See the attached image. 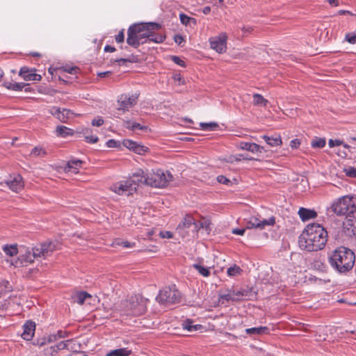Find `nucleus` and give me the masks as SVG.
<instances>
[{"label":"nucleus","instance_id":"nucleus-20","mask_svg":"<svg viewBox=\"0 0 356 356\" xmlns=\"http://www.w3.org/2000/svg\"><path fill=\"white\" fill-rule=\"evenodd\" d=\"M300 218L302 221H307L317 216V213L314 210L305 209L303 207L300 208L298 211Z\"/></svg>","mask_w":356,"mask_h":356},{"label":"nucleus","instance_id":"nucleus-19","mask_svg":"<svg viewBox=\"0 0 356 356\" xmlns=\"http://www.w3.org/2000/svg\"><path fill=\"white\" fill-rule=\"evenodd\" d=\"M238 147L241 149L248 150L252 153L261 152L264 149L263 147L254 143L248 142H241L238 144Z\"/></svg>","mask_w":356,"mask_h":356},{"label":"nucleus","instance_id":"nucleus-53","mask_svg":"<svg viewBox=\"0 0 356 356\" xmlns=\"http://www.w3.org/2000/svg\"><path fill=\"white\" fill-rule=\"evenodd\" d=\"M170 58L175 63H176L181 67L185 66L184 61L182 60L179 57L176 56H170Z\"/></svg>","mask_w":356,"mask_h":356},{"label":"nucleus","instance_id":"nucleus-58","mask_svg":"<svg viewBox=\"0 0 356 356\" xmlns=\"http://www.w3.org/2000/svg\"><path fill=\"white\" fill-rule=\"evenodd\" d=\"M47 344L51 342H54L57 340V337L56 334H51L48 337H45Z\"/></svg>","mask_w":356,"mask_h":356},{"label":"nucleus","instance_id":"nucleus-54","mask_svg":"<svg viewBox=\"0 0 356 356\" xmlns=\"http://www.w3.org/2000/svg\"><path fill=\"white\" fill-rule=\"evenodd\" d=\"M195 225H202V226L200 227V229L201 228H204L207 230L209 229L210 223L207 220H203V221H200V222H195Z\"/></svg>","mask_w":356,"mask_h":356},{"label":"nucleus","instance_id":"nucleus-31","mask_svg":"<svg viewBox=\"0 0 356 356\" xmlns=\"http://www.w3.org/2000/svg\"><path fill=\"white\" fill-rule=\"evenodd\" d=\"M232 296L234 298V301H240L244 297L248 296V291L245 289L242 290H231Z\"/></svg>","mask_w":356,"mask_h":356},{"label":"nucleus","instance_id":"nucleus-32","mask_svg":"<svg viewBox=\"0 0 356 356\" xmlns=\"http://www.w3.org/2000/svg\"><path fill=\"white\" fill-rule=\"evenodd\" d=\"M11 289L12 286L9 282L5 279L0 278V298L3 293L11 291Z\"/></svg>","mask_w":356,"mask_h":356},{"label":"nucleus","instance_id":"nucleus-61","mask_svg":"<svg viewBox=\"0 0 356 356\" xmlns=\"http://www.w3.org/2000/svg\"><path fill=\"white\" fill-rule=\"evenodd\" d=\"M245 232V229H234L232 233L238 235H243Z\"/></svg>","mask_w":356,"mask_h":356},{"label":"nucleus","instance_id":"nucleus-42","mask_svg":"<svg viewBox=\"0 0 356 356\" xmlns=\"http://www.w3.org/2000/svg\"><path fill=\"white\" fill-rule=\"evenodd\" d=\"M325 145V140L323 138H315L312 142L313 147L322 148Z\"/></svg>","mask_w":356,"mask_h":356},{"label":"nucleus","instance_id":"nucleus-9","mask_svg":"<svg viewBox=\"0 0 356 356\" xmlns=\"http://www.w3.org/2000/svg\"><path fill=\"white\" fill-rule=\"evenodd\" d=\"M147 302V300L140 295L131 296L129 300L127 301V312L136 316L141 315L146 311Z\"/></svg>","mask_w":356,"mask_h":356},{"label":"nucleus","instance_id":"nucleus-34","mask_svg":"<svg viewBox=\"0 0 356 356\" xmlns=\"http://www.w3.org/2000/svg\"><path fill=\"white\" fill-rule=\"evenodd\" d=\"M193 267L204 277H208L210 275L209 268L202 266L200 264H194Z\"/></svg>","mask_w":356,"mask_h":356},{"label":"nucleus","instance_id":"nucleus-39","mask_svg":"<svg viewBox=\"0 0 356 356\" xmlns=\"http://www.w3.org/2000/svg\"><path fill=\"white\" fill-rule=\"evenodd\" d=\"M200 126L202 130L212 131L215 130L218 127V124L216 122H201Z\"/></svg>","mask_w":356,"mask_h":356},{"label":"nucleus","instance_id":"nucleus-57","mask_svg":"<svg viewBox=\"0 0 356 356\" xmlns=\"http://www.w3.org/2000/svg\"><path fill=\"white\" fill-rule=\"evenodd\" d=\"M329 143V146L330 147H333L334 146H339V145H341V142L339 140H332L330 139L328 142Z\"/></svg>","mask_w":356,"mask_h":356},{"label":"nucleus","instance_id":"nucleus-41","mask_svg":"<svg viewBox=\"0 0 356 356\" xmlns=\"http://www.w3.org/2000/svg\"><path fill=\"white\" fill-rule=\"evenodd\" d=\"M24 86L25 85L23 83H10L8 85L6 86V88L13 90L19 91L23 89Z\"/></svg>","mask_w":356,"mask_h":356},{"label":"nucleus","instance_id":"nucleus-59","mask_svg":"<svg viewBox=\"0 0 356 356\" xmlns=\"http://www.w3.org/2000/svg\"><path fill=\"white\" fill-rule=\"evenodd\" d=\"M57 339L60 338H65L67 336V334L65 331L58 330L57 333L56 334Z\"/></svg>","mask_w":356,"mask_h":356},{"label":"nucleus","instance_id":"nucleus-7","mask_svg":"<svg viewBox=\"0 0 356 356\" xmlns=\"http://www.w3.org/2000/svg\"><path fill=\"white\" fill-rule=\"evenodd\" d=\"M147 186L155 188H164L168 185L172 179L170 172H164L161 170H147Z\"/></svg>","mask_w":356,"mask_h":356},{"label":"nucleus","instance_id":"nucleus-43","mask_svg":"<svg viewBox=\"0 0 356 356\" xmlns=\"http://www.w3.org/2000/svg\"><path fill=\"white\" fill-rule=\"evenodd\" d=\"M61 69L64 72H67L71 74H76L78 73V72L79 70V69L77 67H75V66L70 67L68 65L63 66L61 67Z\"/></svg>","mask_w":356,"mask_h":356},{"label":"nucleus","instance_id":"nucleus-40","mask_svg":"<svg viewBox=\"0 0 356 356\" xmlns=\"http://www.w3.org/2000/svg\"><path fill=\"white\" fill-rule=\"evenodd\" d=\"M179 19L181 22L184 25H190L191 22H193V24L196 23L195 18L190 17L184 13L179 15Z\"/></svg>","mask_w":356,"mask_h":356},{"label":"nucleus","instance_id":"nucleus-3","mask_svg":"<svg viewBox=\"0 0 356 356\" xmlns=\"http://www.w3.org/2000/svg\"><path fill=\"white\" fill-rule=\"evenodd\" d=\"M355 262V255L349 248L339 247L329 257L330 266L340 273L350 270Z\"/></svg>","mask_w":356,"mask_h":356},{"label":"nucleus","instance_id":"nucleus-37","mask_svg":"<svg viewBox=\"0 0 356 356\" xmlns=\"http://www.w3.org/2000/svg\"><path fill=\"white\" fill-rule=\"evenodd\" d=\"M242 273V269L236 265L229 267L227 269V273L229 277H235L240 275Z\"/></svg>","mask_w":356,"mask_h":356},{"label":"nucleus","instance_id":"nucleus-26","mask_svg":"<svg viewBox=\"0 0 356 356\" xmlns=\"http://www.w3.org/2000/svg\"><path fill=\"white\" fill-rule=\"evenodd\" d=\"M131 353V351L128 348H123L113 350L106 353V356H129Z\"/></svg>","mask_w":356,"mask_h":356},{"label":"nucleus","instance_id":"nucleus-11","mask_svg":"<svg viewBox=\"0 0 356 356\" xmlns=\"http://www.w3.org/2000/svg\"><path fill=\"white\" fill-rule=\"evenodd\" d=\"M137 94L121 95L118 99V109L120 111H126L134 106L138 100Z\"/></svg>","mask_w":356,"mask_h":356},{"label":"nucleus","instance_id":"nucleus-5","mask_svg":"<svg viewBox=\"0 0 356 356\" xmlns=\"http://www.w3.org/2000/svg\"><path fill=\"white\" fill-rule=\"evenodd\" d=\"M56 250V245L51 242L42 243L32 248L21 247L18 261L22 265H27L34 261L35 259L46 257Z\"/></svg>","mask_w":356,"mask_h":356},{"label":"nucleus","instance_id":"nucleus-51","mask_svg":"<svg viewBox=\"0 0 356 356\" xmlns=\"http://www.w3.org/2000/svg\"><path fill=\"white\" fill-rule=\"evenodd\" d=\"M104 120L102 118L97 117L92 120L91 124L92 126H95V127H100L104 124Z\"/></svg>","mask_w":356,"mask_h":356},{"label":"nucleus","instance_id":"nucleus-8","mask_svg":"<svg viewBox=\"0 0 356 356\" xmlns=\"http://www.w3.org/2000/svg\"><path fill=\"white\" fill-rule=\"evenodd\" d=\"M180 293L175 287H165L156 297V301L165 306L171 305L180 301Z\"/></svg>","mask_w":356,"mask_h":356},{"label":"nucleus","instance_id":"nucleus-10","mask_svg":"<svg viewBox=\"0 0 356 356\" xmlns=\"http://www.w3.org/2000/svg\"><path fill=\"white\" fill-rule=\"evenodd\" d=\"M275 223V218L271 216L268 219H264L259 215L252 216L246 220V229H264L266 226H273Z\"/></svg>","mask_w":356,"mask_h":356},{"label":"nucleus","instance_id":"nucleus-55","mask_svg":"<svg viewBox=\"0 0 356 356\" xmlns=\"http://www.w3.org/2000/svg\"><path fill=\"white\" fill-rule=\"evenodd\" d=\"M159 235L163 238H172V234L168 231L161 232Z\"/></svg>","mask_w":356,"mask_h":356},{"label":"nucleus","instance_id":"nucleus-18","mask_svg":"<svg viewBox=\"0 0 356 356\" xmlns=\"http://www.w3.org/2000/svg\"><path fill=\"white\" fill-rule=\"evenodd\" d=\"M35 328V324L32 321H27L24 325V332L22 334V337L26 341L32 339Z\"/></svg>","mask_w":356,"mask_h":356},{"label":"nucleus","instance_id":"nucleus-23","mask_svg":"<svg viewBox=\"0 0 356 356\" xmlns=\"http://www.w3.org/2000/svg\"><path fill=\"white\" fill-rule=\"evenodd\" d=\"M245 333L249 335H262L265 334H268L269 332V329L267 327H251L247 328L245 330Z\"/></svg>","mask_w":356,"mask_h":356},{"label":"nucleus","instance_id":"nucleus-15","mask_svg":"<svg viewBox=\"0 0 356 356\" xmlns=\"http://www.w3.org/2000/svg\"><path fill=\"white\" fill-rule=\"evenodd\" d=\"M35 71V69H29V67H23L20 69L19 75L25 81H40L42 76L41 75L36 74Z\"/></svg>","mask_w":356,"mask_h":356},{"label":"nucleus","instance_id":"nucleus-64","mask_svg":"<svg viewBox=\"0 0 356 356\" xmlns=\"http://www.w3.org/2000/svg\"><path fill=\"white\" fill-rule=\"evenodd\" d=\"M115 51V49L113 46H105L104 51L106 52H113Z\"/></svg>","mask_w":356,"mask_h":356},{"label":"nucleus","instance_id":"nucleus-48","mask_svg":"<svg viewBox=\"0 0 356 356\" xmlns=\"http://www.w3.org/2000/svg\"><path fill=\"white\" fill-rule=\"evenodd\" d=\"M85 140L87 143H96L98 141L99 138L95 135H86Z\"/></svg>","mask_w":356,"mask_h":356},{"label":"nucleus","instance_id":"nucleus-22","mask_svg":"<svg viewBox=\"0 0 356 356\" xmlns=\"http://www.w3.org/2000/svg\"><path fill=\"white\" fill-rule=\"evenodd\" d=\"M82 163L83 161L79 159L69 161L65 170L66 172H72L76 174L79 172V169L81 168Z\"/></svg>","mask_w":356,"mask_h":356},{"label":"nucleus","instance_id":"nucleus-63","mask_svg":"<svg viewBox=\"0 0 356 356\" xmlns=\"http://www.w3.org/2000/svg\"><path fill=\"white\" fill-rule=\"evenodd\" d=\"M47 344V340H46V338L44 337L41 339H38V341H37V345L40 346H42L44 345H46Z\"/></svg>","mask_w":356,"mask_h":356},{"label":"nucleus","instance_id":"nucleus-56","mask_svg":"<svg viewBox=\"0 0 356 356\" xmlns=\"http://www.w3.org/2000/svg\"><path fill=\"white\" fill-rule=\"evenodd\" d=\"M106 146L108 147H118V143L113 139H110L106 142Z\"/></svg>","mask_w":356,"mask_h":356},{"label":"nucleus","instance_id":"nucleus-29","mask_svg":"<svg viewBox=\"0 0 356 356\" xmlns=\"http://www.w3.org/2000/svg\"><path fill=\"white\" fill-rule=\"evenodd\" d=\"M268 103V101L262 95L260 94H254L253 95V104L254 106H260L266 107Z\"/></svg>","mask_w":356,"mask_h":356},{"label":"nucleus","instance_id":"nucleus-60","mask_svg":"<svg viewBox=\"0 0 356 356\" xmlns=\"http://www.w3.org/2000/svg\"><path fill=\"white\" fill-rule=\"evenodd\" d=\"M300 143L298 139H293L290 143V146L292 148H297L300 145Z\"/></svg>","mask_w":356,"mask_h":356},{"label":"nucleus","instance_id":"nucleus-47","mask_svg":"<svg viewBox=\"0 0 356 356\" xmlns=\"http://www.w3.org/2000/svg\"><path fill=\"white\" fill-rule=\"evenodd\" d=\"M220 298L222 300H225L226 301H234V298L232 296L231 289L227 291L226 293L222 294L220 296Z\"/></svg>","mask_w":356,"mask_h":356},{"label":"nucleus","instance_id":"nucleus-2","mask_svg":"<svg viewBox=\"0 0 356 356\" xmlns=\"http://www.w3.org/2000/svg\"><path fill=\"white\" fill-rule=\"evenodd\" d=\"M327 241V232L320 224L308 225L298 238L300 249L308 252L323 250Z\"/></svg>","mask_w":356,"mask_h":356},{"label":"nucleus","instance_id":"nucleus-33","mask_svg":"<svg viewBox=\"0 0 356 356\" xmlns=\"http://www.w3.org/2000/svg\"><path fill=\"white\" fill-rule=\"evenodd\" d=\"M3 252L8 256L13 257L18 253L17 245H6L3 247Z\"/></svg>","mask_w":356,"mask_h":356},{"label":"nucleus","instance_id":"nucleus-52","mask_svg":"<svg viewBox=\"0 0 356 356\" xmlns=\"http://www.w3.org/2000/svg\"><path fill=\"white\" fill-rule=\"evenodd\" d=\"M217 180L219 183L225 184V185L228 186L231 184V181L223 175L218 176L217 177Z\"/></svg>","mask_w":356,"mask_h":356},{"label":"nucleus","instance_id":"nucleus-30","mask_svg":"<svg viewBox=\"0 0 356 356\" xmlns=\"http://www.w3.org/2000/svg\"><path fill=\"white\" fill-rule=\"evenodd\" d=\"M181 325L184 330H186L188 332L196 331L201 327L200 325H193V321L189 319L184 321Z\"/></svg>","mask_w":356,"mask_h":356},{"label":"nucleus","instance_id":"nucleus-46","mask_svg":"<svg viewBox=\"0 0 356 356\" xmlns=\"http://www.w3.org/2000/svg\"><path fill=\"white\" fill-rule=\"evenodd\" d=\"M346 40L350 44H356V34L354 33H348L346 35Z\"/></svg>","mask_w":356,"mask_h":356},{"label":"nucleus","instance_id":"nucleus-21","mask_svg":"<svg viewBox=\"0 0 356 356\" xmlns=\"http://www.w3.org/2000/svg\"><path fill=\"white\" fill-rule=\"evenodd\" d=\"M262 138L271 147H277L282 145V138L279 134H274L271 136L264 135Z\"/></svg>","mask_w":356,"mask_h":356},{"label":"nucleus","instance_id":"nucleus-35","mask_svg":"<svg viewBox=\"0 0 356 356\" xmlns=\"http://www.w3.org/2000/svg\"><path fill=\"white\" fill-rule=\"evenodd\" d=\"M312 267L320 272H325L327 270V266L321 259H315L312 263Z\"/></svg>","mask_w":356,"mask_h":356},{"label":"nucleus","instance_id":"nucleus-14","mask_svg":"<svg viewBox=\"0 0 356 356\" xmlns=\"http://www.w3.org/2000/svg\"><path fill=\"white\" fill-rule=\"evenodd\" d=\"M49 113L63 123L67 122L69 120L73 118L75 115L71 110L59 107H52L49 110Z\"/></svg>","mask_w":356,"mask_h":356},{"label":"nucleus","instance_id":"nucleus-38","mask_svg":"<svg viewBox=\"0 0 356 356\" xmlns=\"http://www.w3.org/2000/svg\"><path fill=\"white\" fill-rule=\"evenodd\" d=\"M90 297V295L87 292H81L75 296L74 302L79 305H83L86 299Z\"/></svg>","mask_w":356,"mask_h":356},{"label":"nucleus","instance_id":"nucleus-27","mask_svg":"<svg viewBox=\"0 0 356 356\" xmlns=\"http://www.w3.org/2000/svg\"><path fill=\"white\" fill-rule=\"evenodd\" d=\"M56 132L57 136L61 137H66L67 136L73 135V130L65 127V126H58L56 129Z\"/></svg>","mask_w":356,"mask_h":356},{"label":"nucleus","instance_id":"nucleus-50","mask_svg":"<svg viewBox=\"0 0 356 356\" xmlns=\"http://www.w3.org/2000/svg\"><path fill=\"white\" fill-rule=\"evenodd\" d=\"M115 42L117 43H122L124 40V29H122L117 35H115Z\"/></svg>","mask_w":356,"mask_h":356},{"label":"nucleus","instance_id":"nucleus-13","mask_svg":"<svg viewBox=\"0 0 356 356\" xmlns=\"http://www.w3.org/2000/svg\"><path fill=\"white\" fill-rule=\"evenodd\" d=\"M127 179L134 187V191H136L138 186L142 184L147 185V170L138 169Z\"/></svg>","mask_w":356,"mask_h":356},{"label":"nucleus","instance_id":"nucleus-4","mask_svg":"<svg viewBox=\"0 0 356 356\" xmlns=\"http://www.w3.org/2000/svg\"><path fill=\"white\" fill-rule=\"evenodd\" d=\"M330 210L337 216H346L350 221V225L356 228V198L345 195L335 200Z\"/></svg>","mask_w":356,"mask_h":356},{"label":"nucleus","instance_id":"nucleus-25","mask_svg":"<svg viewBox=\"0 0 356 356\" xmlns=\"http://www.w3.org/2000/svg\"><path fill=\"white\" fill-rule=\"evenodd\" d=\"M138 58L133 54L124 55V57L120 58L116 60V61L119 63L120 65H126L127 63H136L138 62Z\"/></svg>","mask_w":356,"mask_h":356},{"label":"nucleus","instance_id":"nucleus-17","mask_svg":"<svg viewBox=\"0 0 356 356\" xmlns=\"http://www.w3.org/2000/svg\"><path fill=\"white\" fill-rule=\"evenodd\" d=\"M123 145L127 148L133 150L136 154L140 155L145 154V152H146L148 149L147 147L140 144H138L137 143L131 140H124L123 141Z\"/></svg>","mask_w":356,"mask_h":356},{"label":"nucleus","instance_id":"nucleus-62","mask_svg":"<svg viewBox=\"0 0 356 356\" xmlns=\"http://www.w3.org/2000/svg\"><path fill=\"white\" fill-rule=\"evenodd\" d=\"M326 1L332 6H338L339 5V0H326Z\"/></svg>","mask_w":356,"mask_h":356},{"label":"nucleus","instance_id":"nucleus-49","mask_svg":"<svg viewBox=\"0 0 356 356\" xmlns=\"http://www.w3.org/2000/svg\"><path fill=\"white\" fill-rule=\"evenodd\" d=\"M209 47L218 54H222L227 49V46H209Z\"/></svg>","mask_w":356,"mask_h":356},{"label":"nucleus","instance_id":"nucleus-16","mask_svg":"<svg viewBox=\"0 0 356 356\" xmlns=\"http://www.w3.org/2000/svg\"><path fill=\"white\" fill-rule=\"evenodd\" d=\"M6 184L15 193H19L24 188L23 179L19 175H15L12 179L6 181Z\"/></svg>","mask_w":356,"mask_h":356},{"label":"nucleus","instance_id":"nucleus-36","mask_svg":"<svg viewBox=\"0 0 356 356\" xmlns=\"http://www.w3.org/2000/svg\"><path fill=\"white\" fill-rule=\"evenodd\" d=\"M125 127L129 129L133 130V131L136 130V129H139V130L147 129V127L145 126H143L138 122H131L130 121L126 122Z\"/></svg>","mask_w":356,"mask_h":356},{"label":"nucleus","instance_id":"nucleus-12","mask_svg":"<svg viewBox=\"0 0 356 356\" xmlns=\"http://www.w3.org/2000/svg\"><path fill=\"white\" fill-rule=\"evenodd\" d=\"M111 188L114 193L120 195H130L135 192L134 187L129 182L128 179L113 184Z\"/></svg>","mask_w":356,"mask_h":356},{"label":"nucleus","instance_id":"nucleus-44","mask_svg":"<svg viewBox=\"0 0 356 356\" xmlns=\"http://www.w3.org/2000/svg\"><path fill=\"white\" fill-rule=\"evenodd\" d=\"M70 342V340L63 341L55 345V346L58 349V350L60 351L64 349H67L68 345Z\"/></svg>","mask_w":356,"mask_h":356},{"label":"nucleus","instance_id":"nucleus-45","mask_svg":"<svg viewBox=\"0 0 356 356\" xmlns=\"http://www.w3.org/2000/svg\"><path fill=\"white\" fill-rule=\"evenodd\" d=\"M346 175L350 177L356 178V168L353 167H348L344 169Z\"/></svg>","mask_w":356,"mask_h":356},{"label":"nucleus","instance_id":"nucleus-6","mask_svg":"<svg viewBox=\"0 0 356 356\" xmlns=\"http://www.w3.org/2000/svg\"><path fill=\"white\" fill-rule=\"evenodd\" d=\"M202 225H195V220L190 214H186L177 225L175 233L182 238L194 237L200 229Z\"/></svg>","mask_w":356,"mask_h":356},{"label":"nucleus","instance_id":"nucleus-24","mask_svg":"<svg viewBox=\"0 0 356 356\" xmlns=\"http://www.w3.org/2000/svg\"><path fill=\"white\" fill-rule=\"evenodd\" d=\"M227 35L225 33H220L218 35L209 38L210 44H225Z\"/></svg>","mask_w":356,"mask_h":356},{"label":"nucleus","instance_id":"nucleus-28","mask_svg":"<svg viewBox=\"0 0 356 356\" xmlns=\"http://www.w3.org/2000/svg\"><path fill=\"white\" fill-rule=\"evenodd\" d=\"M47 155L46 150L41 146H37L32 149L30 152L31 157H40L42 158Z\"/></svg>","mask_w":356,"mask_h":356},{"label":"nucleus","instance_id":"nucleus-1","mask_svg":"<svg viewBox=\"0 0 356 356\" xmlns=\"http://www.w3.org/2000/svg\"><path fill=\"white\" fill-rule=\"evenodd\" d=\"M165 35L161 25L155 22H136L127 29V44H144L145 43H163Z\"/></svg>","mask_w":356,"mask_h":356}]
</instances>
